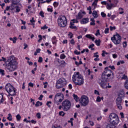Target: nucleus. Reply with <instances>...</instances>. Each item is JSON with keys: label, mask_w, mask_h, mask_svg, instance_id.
Instances as JSON below:
<instances>
[{"label": "nucleus", "mask_w": 128, "mask_h": 128, "mask_svg": "<svg viewBox=\"0 0 128 128\" xmlns=\"http://www.w3.org/2000/svg\"><path fill=\"white\" fill-rule=\"evenodd\" d=\"M110 72H112V70H105L102 74L101 79L98 80V84L102 88H108V84H108V78L112 76V74H110Z\"/></svg>", "instance_id": "2"}, {"label": "nucleus", "mask_w": 128, "mask_h": 128, "mask_svg": "<svg viewBox=\"0 0 128 128\" xmlns=\"http://www.w3.org/2000/svg\"><path fill=\"white\" fill-rule=\"evenodd\" d=\"M123 44V48H126L128 44H126V42H124L122 43Z\"/></svg>", "instance_id": "47"}, {"label": "nucleus", "mask_w": 128, "mask_h": 128, "mask_svg": "<svg viewBox=\"0 0 128 128\" xmlns=\"http://www.w3.org/2000/svg\"><path fill=\"white\" fill-rule=\"evenodd\" d=\"M16 118L17 120H20V118H22V116H20V114H18L16 116Z\"/></svg>", "instance_id": "32"}, {"label": "nucleus", "mask_w": 128, "mask_h": 128, "mask_svg": "<svg viewBox=\"0 0 128 128\" xmlns=\"http://www.w3.org/2000/svg\"><path fill=\"white\" fill-rule=\"evenodd\" d=\"M95 36H100V30H96Z\"/></svg>", "instance_id": "39"}, {"label": "nucleus", "mask_w": 128, "mask_h": 128, "mask_svg": "<svg viewBox=\"0 0 128 128\" xmlns=\"http://www.w3.org/2000/svg\"><path fill=\"white\" fill-rule=\"evenodd\" d=\"M54 100V104H56L57 106L60 104V102L64 100V94L60 92L57 93L55 95Z\"/></svg>", "instance_id": "7"}, {"label": "nucleus", "mask_w": 128, "mask_h": 128, "mask_svg": "<svg viewBox=\"0 0 128 128\" xmlns=\"http://www.w3.org/2000/svg\"><path fill=\"white\" fill-rule=\"evenodd\" d=\"M48 108H50V104H52V101L48 102L46 104Z\"/></svg>", "instance_id": "35"}, {"label": "nucleus", "mask_w": 128, "mask_h": 128, "mask_svg": "<svg viewBox=\"0 0 128 128\" xmlns=\"http://www.w3.org/2000/svg\"><path fill=\"white\" fill-rule=\"evenodd\" d=\"M112 58H118V54H112Z\"/></svg>", "instance_id": "58"}, {"label": "nucleus", "mask_w": 128, "mask_h": 128, "mask_svg": "<svg viewBox=\"0 0 128 128\" xmlns=\"http://www.w3.org/2000/svg\"><path fill=\"white\" fill-rule=\"evenodd\" d=\"M114 18H116V15H112L111 16L110 18L111 20H114Z\"/></svg>", "instance_id": "64"}, {"label": "nucleus", "mask_w": 128, "mask_h": 128, "mask_svg": "<svg viewBox=\"0 0 128 128\" xmlns=\"http://www.w3.org/2000/svg\"><path fill=\"white\" fill-rule=\"evenodd\" d=\"M126 78H128V76H126V74H124L121 78V80H126Z\"/></svg>", "instance_id": "43"}, {"label": "nucleus", "mask_w": 128, "mask_h": 128, "mask_svg": "<svg viewBox=\"0 0 128 128\" xmlns=\"http://www.w3.org/2000/svg\"><path fill=\"white\" fill-rule=\"evenodd\" d=\"M16 0H11V2H12V6H14H14H18V3H16Z\"/></svg>", "instance_id": "26"}, {"label": "nucleus", "mask_w": 128, "mask_h": 128, "mask_svg": "<svg viewBox=\"0 0 128 128\" xmlns=\"http://www.w3.org/2000/svg\"><path fill=\"white\" fill-rule=\"evenodd\" d=\"M120 116H121V118H124V112H120Z\"/></svg>", "instance_id": "48"}, {"label": "nucleus", "mask_w": 128, "mask_h": 128, "mask_svg": "<svg viewBox=\"0 0 128 128\" xmlns=\"http://www.w3.org/2000/svg\"><path fill=\"white\" fill-rule=\"evenodd\" d=\"M108 68H111V70H116V68H114V66H110Z\"/></svg>", "instance_id": "57"}, {"label": "nucleus", "mask_w": 128, "mask_h": 128, "mask_svg": "<svg viewBox=\"0 0 128 128\" xmlns=\"http://www.w3.org/2000/svg\"><path fill=\"white\" fill-rule=\"evenodd\" d=\"M90 26H96V21L94 20V18H90Z\"/></svg>", "instance_id": "25"}, {"label": "nucleus", "mask_w": 128, "mask_h": 128, "mask_svg": "<svg viewBox=\"0 0 128 128\" xmlns=\"http://www.w3.org/2000/svg\"><path fill=\"white\" fill-rule=\"evenodd\" d=\"M48 12H52V8H48L47 9Z\"/></svg>", "instance_id": "63"}, {"label": "nucleus", "mask_w": 128, "mask_h": 128, "mask_svg": "<svg viewBox=\"0 0 128 128\" xmlns=\"http://www.w3.org/2000/svg\"><path fill=\"white\" fill-rule=\"evenodd\" d=\"M111 40H112L114 44H120V42H122V36H120V34H117L111 38Z\"/></svg>", "instance_id": "9"}, {"label": "nucleus", "mask_w": 128, "mask_h": 128, "mask_svg": "<svg viewBox=\"0 0 128 128\" xmlns=\"http://www.w3.org/2000/svg\"><path fill=\"white\" fill-rule=\"evenodd\" d=\"M67 22L66 17L64 16H61L58 19V26L60 28H64L66 26Z\"/></svg>", "instance_id": "5"}, {"label": "nucleus", "mask_w": 128, "mask_h": 128, "mask_svg": "<svg viewBox=\"0 0 128 128\" xmlns=\"http://www.w3.org/2000/svg\"><path fill=\"white\" fill-rule=\"evenodd\" d=\"M66 56L64 54H62L60 55V60H64L66 58Z\"/></svg>", "instance_id": "31"}, {"label": "nucleus", "mask_w": 128, "mask_h": 128, "mask_svg": "<svg viewBox=\"0 0 128 128\" xmlns=\"http://www.w3.org/2000/svg\"><path fill=\"white\" fill-rule=\"evenodd\" d=\"M38 2H41V4H44L47 2V4H50L52 0H37Z\"/></svg>", "instance_id": "18"}, {"label": "nucleus", "mask_w": 128, "mask_h": 128, "mask_svg": "<svg viewBox=\"0 0 128 128\" xmlns=\"http://www.w3.org/2000/svg\"><path fill=\"white\" fill-rule=\"evenodd\" d=\"M64 114H66L63 111H60L59 112V116H64Z\"/></svg>", "instance_id": "36"}, {"label": "nucleus", "mask_w": 128, "mask_h": 128, "mask_svg": "<svg viewBox=\"0 0 128 128\" xmlns=\"http://www.w3.org/2000/svg\"><path fill=\"white\" fill-rule=\"evenodd\" d=\"M62 105L63 110L68 112L70 108V106H72V103L70 100H66L62 102Z\"/></svg>", "instance_id": "8"}, {"label": "nucleus", "mask_w": 128, "mask_h": 128, "mask_svg": "<svg viewBox=\"0 0 128 128\" xmlns=\"http://www.w3.org/2000/svg\"><path fill=\"white\" fill-rule=\"evenodd\" d=\"M42 106V102H40V101H38L36 102L35 106Z\"/></svg>", "instance_id": "30"}, {"label": "nucleus", "mask_w": 128, "mask_h": 128, "mask_svg": "<svg viewBox=\"0 0 128 128\" xmlns=\"http://www.w3.org/2000/svg\"><path fill=\"white\" fill-rule=\"evenodd\" d=\"M12 8L14 10V8H16V12H20V6H17L16 5L14 6H14H12Z\"/></svg>", "instance_id": "21"}, {"label": "nucleus", "mask_w": 128, "mask_h": 128, "mask_svg": "<svg viewBox=\"0 0 128 128\" xmlns=\"http://www.w3.org/2000/svg\"><path fill=\"white\" fill-rule=\"evenodd\" d=\"M80 104L83 106H86L88 104V98L86 96H82L80 100Z\"/></svg>", "instance_id": "10"}, {"label": "nucleus", "mask_w": 128, "mask_h": 128, "mask_svg": "<svg viewBox=\"0 0 128 128\" xmlns=\"http://www.w3.org/2000/svg\"><path fill=\"white\" fill-rule=\"evenodd\" d=\"M119 11H120L119 14H124V8H119Z\"/></svg>", "instance_id": "33"}, {"label": "nucleus", "mask_w": 128, "mask_h": 128, "mask_svg": "<svg viewBox=\"0 0 128 128\" xmlns=\"http://www.w3.org/2000/svg\"><path fill=\"white\" fill-rule=\"evenodd\" d=\"M18 58L14 56H11L8 58L5 68L8 72H14L16 70H18Z\"/></svg>", "instance_id": "1"}, {"label": "nucleus", "mask_w": 128, "mask_h": 128, "mask_svg": "<svg viewBox=\"0 0 128 128\" xmlns=\"http://www.w3.org/2000/svg\"><path fill=\"white\" fill-rule=\"evenodd\" d=\"M110 30H111V31L114 30H116V26H110Z\"/></svg>", "instance_id": "46"}, {"label": "nucleus", "mask_w": 128, "mask_h": 128, "mask_svg": "<svg viewBox=\"0 0 128 128\" xmlns=\"http://www.w3.org/2000/svg\"><path fill=\"white\" fill-rule=\"evenodd\" d=\"M0 74H1L2 76H4V70L0 69Z\"/></svg>", "instance_id": "42"}, {"label": "nucleus", "mask_w": 128, "mask_h": 128, "mask_svg": "<svg viewBox=\"0 0 128 128\" xmlns=\"http://www.w3.org/2000/svg\"><path fill=\"white\" fill-rule=\"evenodd\" d=\"M40 16H42V18H44V12L42 11H40Z\"/></svg>", "instance_id": "34"}, {"label": "nucleus", "mask_w": 128, "mask_h": 128, "mask_svg": "<svg viewBox=\"0 0 128 128\" xmlns=\"http://www.w3.org/2000/svg\"><path fill=\"white\" fill-rule=\"evenodd\" d=\"M72 22H73V23L74 24H78V20L76 19H73L71 20Z\"/></svg>", "instance_id": "41"}, {"label": "nucleus", "mask_w": 128, "mask_h": 128, "mask_svg": "<svg viewBox=\"0 0 128 128\" xmlns=\"http://www.w3.org/2000/svg\"><path fill=\"white\" fill-rule=\"evenodd\" d=\"M94 58H98V52H96V53L94 54Z\"/></svg>", "instance_id": "37"}, {"label": "nucleus", "mask_w": 128, "mask_h": 128, "mask_svg": "<svg viewBox=\"0 0 128 128\" xmlns=\"http://www.w3.org/2000/svg\"><path fill=\"white\" fill-rule=\"evenodd\" d=\"M98 0H94L92 6V10H94L98 6Z\"/></svg>", "instance_id": "13"}, {"label": "nucleus", "mask_w": 128, "mask_h": 128, "mask_svg": "<svg viewBox=\"0 0 128 128\" xmlns=\"http://www.w3.org/2000/svg\"><path fill=\"white\" fill-rule=\"evenodd\" d=\"M85 38H89V40H94L95 38L94 35L90 34H87L85 36Z\"/></svg>", "instance_id": "14"}, {"label": "nucleus", "mask_w": 128, "mask_h": 128, "mask_svg": "<svg viewBox=\"0 0 128 128\" xmlns=\"http://www.w3.org/2000/svg\"><path fill=\"white\" fill-rule=\"evenodd\" d=\"M92 16H94V18H97L98 17V12L96 10H94L92 13Z\"/></svg>", "instance_id": "19"}, {"label": "nucleus", "mask_w": 128, "mask_h": 128, "mask_svg": "<svg viewBox=\"0 0 128 128\" xmlns=\"http://www.w3.org/2000/svg\"><path fill=\"white\" fill-rule=\"evenodd\" d=\"M94 94H98V96H100V92H98V91L96 90H94Z\"/></svg>", "instance_id": "61"}, {"label": "nucleus", "mask_w": 128, "mask_h": 128, "mask_svg": "<svg viewBox=\"0 0 128 128\" xmlns=\"http://www.w3.org/2000/svg\"><path fill=\"white\" fill-rule=\"evenodd\" d=\"M38 62H42V58L40 56L38 60Z\"/></svg>", "instance_id": "49"}, {"label": "nucleus", "mask_w": 128, "mask_h": 128, "mask_svg": "<svg viewBox=\"0 0 128 128\" xmlns=\"http://www.w3.org/2000/svg\"><path fill=\"white\" fill-rule=\"evenodd\" d=\"M44 98V95L41 94L38 98L39 100H42V98Z\"/></svg>", "instance_id": "54"}, {"label": "nucleus", "mask_w": 128, "mask_h": 128, "mask_svg": "<svg viewBox=\"0 0 128 128\" xmlns=\"http://www.w3.org/2000/svg\"><path fill=\"white\" fill-rule=\"evenodd\" d=\"M89 123H90V126H94V122H92L90 120L89 121Z\"/></svg>", "instance_id": "56"}, {"label": "nucleus", "mask_w": 128, "mask_h": 128, "mask_svg": "<svg viewBox=\"0 0 128 128\" xmlns=\"http://www.w3.org/2000/svg\"><path fill=\"white\" fill-rule=\"evenodd\" d=\"M84 17V15H82V12H79L78 15L76 16V20H81Z\"/></svg>", "instance_id": "17"}, {"label": "nucleus", "mask_w": 128, "mask_h": 128, "mask_svg": "<svg viewBox=\"0 0 128 128\" xmlns=\"http://www.w3.org/2000/svg\"><path fill=\"white\" fill-rule=\"evenodd\" d=\"M112 6H114V4L108 3L106 4V8L108 10H112Z\"/></svg>", "instance_id": "22"}, {"label": "nucleus", "mask_w": 128, "mask_h": 128, "mask_svg": "<svg viewBox=\"0 0 128 128\" xmlns=\"http://www.w3.org/2000/svg\"><path fill=\"white\" fill-rule=\"evenodd\" d=\"M53 6H54V8H56L58 6V2H55L53 4Z\"/></svg>", "instance_id": "40"}, {"label": "nucleus", "mask_w": 128, "mask_h": 128, "mask_svg": "<svg viewBox=\"0 0 128 128\" xmlns=\"http://www.w3.org/2000/svg\"><path fill=\"white\" fill-rule=\"evenodd\" d=\"M72 96L74 98V99L75 100L76 102H78V100H80V99H79L78 97V95H76V94H73Z\"/></svg>", "instance_id": "23"}, {"label": "nucleus", "mask_w": 128, "mask_h": 128, "mask_svg": "<svg viewBox=\"0 0 128 128\" xmlns=\"http://www.w3.org/2000/svg\"><path fill=\"white\" fill-rule=\"evenodd\" d=\"M52 40L53 44H56V42H58V40H56V36L52 38Z\"/></svg>", "instance_id": "20"}, {"label": "nucleus", "mask_w": 128, "mask_h": 128, "mask_svg": "<svg viewBox=\"0 0 128 128\" xmlns=\"http://www.w3.org/2000/svg\"><path fill=\"white\" fill-rule=\"evenodd\" d=\"M70 42L71 44H74V39H72L70 41Z\"/></svg>", "instance_id": "55"}, {"label": "nucleus", "mask_w": 128, "mask_h": 128, "mask_svg": "<svg viewBox=\"0 0 128 128\" xmlns=\"http://www.w3.org/2000/svg\"><path fill=\"white\" fill-rule=\"evenodd\" d=\"M90 19L88 18H84L81 21V24H88Z\"/></svg>", "instance_id": "16"}, {"label": "nucleus", "mask_w": 128, "mask_h": 128, "mask_svg": "<svg viewBox=\"0 0 128 128\" xmlns=\"http://www.w3.org/2000/svg\"><path fill=\"white\" fill-rule=\"evenodd\" d=\"M66 84H68L66 80L64 78H61L57 80L56 86L58 89L60 88H64V86H66Z\"/></svg>", "instance_id": "6"}, {"label": "nucleus", "mask_w": 128, "mask_h": 128, "mask_svg": "<svg viewBox=\"0 0 128 128\" xmlns=\"http://www.w3.org/2000/svg\"><path fill=\"white\" fill-rule=\"evenodd\" d=\"M95 43L98 46H100V40H95Z\"/></svg>", "instance_id": "27"}, {"label": "nucleus", "mask_w": 128, "mask_h": 128, "mask_svg": "<svg viewBox=\"0 0 128 128\" xmlns=\"http://www.w3.org/2000/svg\"><path fill=\"white\" fill-rule=\"evenodd\" d=\"M8 116L7 118V120H10V122H12V114H8Z\"/></svg>", "instance_id": "28"}, {"label": "nucleus", "mask_w": 128, "mask_h": 128, "mask_svg": "<svg viewBox=\"0 0 128 128\" xmlns=\"http://www.w3.org/2000/svg\"><path fill=\"white\" fill-rule=\"evenodd\" d=\"M118 118V116L115 113H111L110 115L109 116V118L110 120H114V118Z\"/></svg>", "instance_id": "12"}, {"label": "nucleus", "mask_w": 128, "mask_h": 128, "mask_svg": "<svg viewBox=\"0 0 128 128\" xmlns=\"http://www.w3.org/2000/svg\"><path fill=\"white\" fill-rule=\"evenodd\" d=\"M110 28H106L104 30V34H108L110 32Z\"/></svg>", "instance_id": "44"}, {"label": "nucleus", "mask_w": 128, "mask_h": 128, "mask_svg": "<svg viewBox=\"0 0 128 128\" xmlns=\"http://www.w3.org/2000/svg\"><path fill=\"white\" fill-rule=\"evenodd\" d=\"M36 116H37L38 118H40V113L38 112L36 114Z\"/></svg>", "instance_id": "52"}, {"label": "nucleus", "mask_w": 128, "mask_h": 128, "mask_svg": "<svg viewBox=\"0 0 128 128\" xmlns=\"http://www.w3.org/2000/svg\"><path fill=\"white\" fill-rule=\"evenodd\" d=\"M118 122H120V118H118V117H117V118H116L115 120H113L112 121V124L114 126H116Z\"/></svg>", "instance_id": "15"}, {"label": "nucleus", "mask_w": 128, "mask_h": 128, "mask_svg": "<svg viewBox=\"0 0 128 128\" xmlns=\"http://www.w3.org/2000/svg\"><path fill=\"white\" fill-rule=\"evenodd\" d=\"M101 16L102 18H106V14L104 12H101Z\"/></svg>", "instance_id": "50"}, {"label": "nucleus", "mask_w": 128, "mask_h": 128, "mask_svg": "<svg viewBox=\"0 0 128 128\" xmlns=\"http://www.w3.org/2000/svg\"><path fill=\"white\" fill-rule=\"evenodd\" d=\"M4 94H0V104L2 102H4Z\"/></svg>", "instance_id": "24"}, {"label": "nucleus", "mask_w": 128, "mask_h": 128, "mask_svg": "<svg viewBox=\"0 0 128 128\" xmlns=\"http://www.w3.org/2000/svg\"><path fill=\"white\" fill-rule=\"evenodd\" d=\"M116 102L118 108V110H122V96H118L116 100Z\"/></svg>", "instance_id": "11"}, {"label": "nucleus", "mask_w": 128, "mask_h": 128, "mask_svg": "<svg viewBox=\"0 0 128 128\" xmlns=\"http://www.w3.org/2000/svg\"><path fill=\"white\" fill-rule=\"evenodd\" d=\"M72 80L76 86H82L84 82V77L80 74V72H76L72 76Z\"/></svg>", "instance_id": "3"}, {"label": "nucleus", "mask_w": 128, "mask_h": 128, "mask_svg": "<svg viewBox=\"0 0 128 128\" xmlns=\"http://www.w3.org/2000/svg\"><path fill=\"white\" fill-rule=\"evenodd\" d=\"M30 22L32 24V22H36V21L34 20V18H32V20H30Z\"/></svg>", "instance_id": "59"}, {"label": "nucleus", "mask_w": 128, "mask_h": 128, "mask_svg": "<svg viewBox=\"0 0 128 128\" xmlns=\"http://www.w3.org/2000/svg\"><path fill=\"white\" fill-rule=\"evenodd\" d=\"M100 100H102V98L99 96H97L96 102H100Z\"/></svg>", "instance_id": "38"}, {"label": "nucleus", "mask_w": 128, "mask_h": 128, "mask_svg": "<svg viewBox=\"0 0 128 128\" xmlns=\"http://www.w3.org/2000/svg\"><path fill=\"white\" fill-rule=\"evenodd\" d=\"M10 40H12L13 44H16V37H14V38H10Z\"/></svg>", "instance_id": "29"}, {"label": "nucleus", "mask_w": 128, "mask_h": 128, "mask_svg": "<svg viewBox=\"0 0 128 128\" xmlns=\"http://www.w3.org/2000/svg\"><path fill=\"white\" fill-rule=\"evenodd\" d=\"M48 28V27L46 24H45L43 27L41 28V30H46Z\"/></svg>", "instance_id": "45"}, {"label": "nucleus", "mask_w": 128, "mask_h": 128, "mask_svg": "<svg viewBox=\"0 0 128 128\" xmlns=\"http://www.w3.org/2000/svg\"><path fill=\"white\" fill-rule=\"evenodd\" d=\"M5 88L6 91L9 94L8 96H14L16 94V88H14L12 84H6Z\"/></svg>", "instance_id": "4"}, {"label": "nucleus", "mask_w": 128, "mask_h": 128, "mask_svg": "<svg viewBox=\"0 0 128 128\" xmlns=\"http://www.w3.org/2000/svg\"><path fill=\"white\" fill-rule=\"evenodd\" d=\"M0 6L2 7V8H4V3L2 4V2H0Z\"/></svg>", "instance_id": "60"}, {"label": "nucleus", "mask_w": 128, "mask_h": 128, "mask_svg": "<svg viewBox=\"0 0 128 128\" xmlns=\"http://www.w3.org/2000/svg\"><path fill=\"white\" fill-rule=\"evenodd\" d=\"M74 54H80V52H78V50H74Z\"/></svg>", "instance_id": "53"}, {"label": "nucleus", "mask_w": 128, "mask_h": 128, "mask_svg": "<svg viewBox=\"0 0 128 128\" xmlns=\"http://www.w3.org/2000/svg\"><path fill=\"white\" fill-rule=\"evenodd\" d=\"M28 86H31V88H34V84H32V82H30L28 84Z\"/></svg>", "instance_id": "62"}, {"label": "nucleus", "mask_w": 128, "mask_h": 128, "mask_svg": "<svg viewBox=\"0 0 128 128\" xmlns=\"http://www.w3.org/2000/svg\"><path fill=\"white\" fill-rule=\"evenodd\" d=\"M70 28H72V30H76V26H70Z\"/></svg>", "instance_id": "51"}]
</instances>
